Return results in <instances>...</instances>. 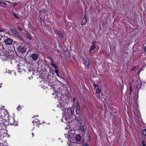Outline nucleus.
<instances>
[{
	"label": "nucleus",
	"instance_id": "obj_1",
	"mask_svg": "<svg viewBox=\"0 0 146 146\" xmlns=\"http://www.w3.org/2000/svg\"><path fill=\"white\" fill-rule=\"evenodd\" d=\"M65 111L67 115L68 116H70L72 117L74 114V110L72 107L69 108H65Z\"/></svg>",
	"mask_w": 146,
	"mask_h": 146
},
{
	"label": "nucleus",
	"instance_id": "obj_2",
	"mask_svg": "<svg viewBox=\"0 0 146 146\" xmlns=\"http://www.w3.org/2000/svg\"><path fill=\"white\" fill-rule=\"evenodd\" d=\"M75 133V131L74 130H72L69 131L68 133V134H67L66 135H67V137L66 136V137H67V138L71 139H72V138L74 137V134ZM65 135H66L65 134Z\"/></svg>",
	"mask_w": 146,
	"mask_h": 146
},
{
	"label": "nucleus",
	"instance_id": "obj_3",
	"mask_svg": "<svg viewBox=\"0 0 146 146\" xmlns=\"http://www.w3.org/2000/svg\"><path fill=\"white\" fill-rule=\"evenodd\" d=\"M13 40L12 39L8 38L5 40L4 42L6 45H10L12 44Z\"/></svg>",
	"mask_w": 146,
	"mask_h": 146
},
{
	"label": "nucleus",
	"instance_id": "obj_4",
	"mask_svg": "<svg viewBox=\"0 0 146 146\" xmlns=\"http://www.w3.org/2000/svg\"><path fill=\"white\" fill-rule=\"evenodd\" d=\"M27 49V48L26 46L23 45H21L19 46L18 48L19 50L21 52H25L26 50Z\"/></svg>",
	"mask_w": 146,
	"mask_h": 146
},
{
	"label": "nucleus",
	"instance_id": "obj_5",
	"mask_svg": "<svg viewBox=\"0 0 146 146\" xmlns=\"http://www.w3.org/2000/svg\"><path fill=\"white\" fill-rule=\"evenodd\" d=\"M80 130L83 132H85L87 129V125L86 124H84L81 125L80 127Z\"/></svg>",
	"mask_w": 146,
	"mask_h": 146
},
{
	"label": "nucleus",
	"instance_id": "obj_6",
	"mask_svg": "<svg viewBox=\"0 0 146 146\" xmlns=\"http://www.w3.org/2000/svg\"><path fill=\"white\" fill-rule=\"evenodd\" d=\"M38 56V54L37 53H33L31 55V57L32 59L35 60H36L37 59Z\"/></svg>",
	"mask_w": 146,
	"mask_h": 146
},
{
	"label": "nucleus",
	"instance_id": "obj_7",
	"mask_svg": "<svg viewBox=\"0 0 146 146\" xmlns=\"http://www.w3.org/2000/svg\"><path fill=\"white\" fill-rule=\"evenodd\" d=\"M87 18L86 17V15H85L84 16V18L83 19L82 21L81 25H85L87 23Z\"/></svg>",
	"mask_w": 146,
	"mask_h": 146
},
{
	"label": "nucleus",
	"instance_id": "obj_8",
	"mask_svg": "<svg viewBox=\"0 0 146 146\" xmlns=\"http://www.w3.org/2000/svg\"><path fill=\"white\" fill-rule=\"evenodd\" d=\"M84 64L86 68L88 69L90 67V62L88 61L83 60Z\"/></svg>",
	"mask_w": 146,
	"mask_h": 146
},
{
	"label": "nucleus",
	"instance_id": "obj_9",
	"mask_svg": "<svg viewBox=\"0 0 146 146\" xmlns=\"http://www.w3.org/2000/svg\"><path fill=\"white\" fill-rule=\"evenodd\" d=\"M22 66L19 65H17V68L18 70V72L19 73L24 71V70L22 68Z\"/></svg>",
	"mask_w": 146,
	"mask_h": 146
},
{
	"label": "nucleus",
	"instance_id": "obj_10",
	"mask_svg": "<svg viewBox=\"0 0 146 146\" xmlns=\"http://www.w3.org/2000/svg\"><path fill=\"white\" fill-rule=\"evenodd\" d=\"M136 88L139 90V89L141 87V81H137L136 82Z\"/></svg>",
	"mask_w": 146,
	"mask_h": 146
},
{
	"label": "nucleus",
	"instance_id": "obj_11",
	"mask_svg": "<svg viewBox=\"0 0 146 146\" xmlns=\"http://www.w3.org/2000/svg\"><path fill=\"white\" fill-rule=\"evenodd\" d=\"M139 90L138 89H137V90L135 92V96H134V99L135 100H137L138 98V94L139 92Z\"/></svg>",
	"mask_w": 146,
	"mask_h": 146
},
{
	"label": "nucleus",
	"instance_id": "obj_12",
	"mask_svg": "<svg viewBox=\"0 0 146 146\" xmlns=\"http://www.w3.org/2000/svg\"><path fill=\"white\" fill-rule=\"evenodd\" d=\"M81 136L79 134H78L75 137V140L77 142H79L81 141Z\"/></svg>",
	"mask_w": 146,
	"mask_h": 146
},
{
	"label": "nucleus",
	"instance_id": "obj_13",
	"mask_svg": "<svg viewBox=\"0 0 146 146\" xmlns=\"http://www.w3.org/2000/svg\"><path fill=\"white\" fill-rule=\"evenodd\" d=\"M75 106L76 109V110L79 111L80 110V106L79 105L78 102H77L75 104Z\"/></svg>",
	"mask_w": 146,
	"mask_h": 146
},
{
	"label": "nucleus",
	"instance_id": "obj_14",
	"mask_svg": "<svg viewBox=\"0 0 146 146\" xmlns=\"http://www.w3.org/2000/svg\"><path fill=\"white\" fill-rule=\"evenodd\" d=\"M26 38L28 39L29 40H31L32 38V37L31 35L28 33H27Z\"/></svg>",
	"mask_w": 146,
	"mask_h": 146
},
{
	"label": "nucleus",
	"instance_id": "obj_15",
	"mask_svg": "<svg viewBox=\"0 0 146 146\" xmlns=\"http://www.w3.org/2000/svg\"><path fill=\"white\" fill-rule=\"evenodd\" d=\"M15 121V120L12 118V119H10L9 120V122H10V123L11 124H13V125L16 126V125H18V124H17L16 122L15 123L14 121Z\"/></svg>",
	"mask_w": 146,
	"mask_h": 146
},
{
	"label": "nucleus",
	"instance_id": "obj_16",
	"mask_svg": "<svg viewBox=\"0 0 146 146\" xmlns=\"http://www.w3.org/2000/svg\"><path fill=\"white\" fill-rule=\"evenodd\" d=\"M13 16H14V17L15 19H19V17L17 15L16 13H15L13 12Z\"/></svg>",
	"mask_w": 146,
	"mask_h": 146
},
{
	"label": "nucleus",
	"instance_id": "obj_17",
	"mask_svg": "<svg viewBox=\"0 0 146 146\" xmlns=\"http://www.w3.org/2000/svg\"><path fill=\"white\" fill-rule=\"evenodd\" d=\"M96 48V47L94 45H93L91 46L90 49V52H91L92 50H94Z\"/></svg>",
	"mask_w": 146,
	"mask_h": 146
},
{
	"label": "nucleus",
	"instance_id": "obj_18",
	"mask_svg": "<svg viewBox=\"0 0 146 146\" xmlns=\"http://www.w3.org/2000/svg\"><path fill=\"white\" fill-rule=\"evenodd\" d=\"M52 94L53 95L55 94V95L56 96H55V98H56L58 100H61L60 98L57 95H58V94H56V93L55 92L54 93V94L52 93Z\"/></svg>",
	"mask_w": 146,
	"mask_h": 146
},
{
	"label": "nucleus",
	"instance_id": "obj_19",
	"mask_svg": "<svg viewBox=\"0 0 146 146\" xmlns=\"http://www.w3.org/2000/svg\"><path fill=\"white\" fill-rule=\"evenodd\" d=\"M13 4V7H15L19 5V2H15Z\"/></svg>",
	"mask_w": 146,
	"mask_h": 146
},
{
	"label": "nucleus",
	"instance_id": "obj_20",
	"mask_svg": "<svg viewBox=\"0 0 146 146\" xmlns=\"http://www.w3.org/2000/svg\"><path fill=\"white\" fill-rule=\"evenodd\" d=\"M7 6V4L6 3L4 2H3L2 1L1 2V7H6Z\"/></svg>",
	"mask_w": 146,
	"mask_h": 146
},
{
	"label": "nucleus",
	"instance_id": "obj_21",
	"mask_svg": "<svg viewBox=\"0 0 146 146\" xmlns=\"http://www.w3.org/2000/svg\"><path fill=\"white\" fill-rule=\"evenodd\" d=\"M48 58L50 59V60L51 61V65H53L54 64H55V63L54 62L52 57H49Z\"/></svg>",
	"mask_w": 146,
	"mask_h": 146
},
{
	"label": "nucleus",
	"instance_id": "obj_22",
	"mask_svg": "<svg viewBox=\"0 0 146 146\" xmlns=\"http://www.w3.org/2000/svg\"><path fill=\"white\" fill-rule=\"evenodd\" d=\"M17 29L20 31H22L23 30V29L19 26H17Z\"/></svg>",
	"mask_w": 146,
	"mask_h": 146
},
{
	"label": "nucleus",
	"instance_id": "obj_23",
	"mask_svg": "<svg viewBox=\"0 0 146 146\" xmlns=\"http://www.w3.org/2000/svg\"><path fill=\"white\" fill-rule=\"evenodd\" d=\"M143 134L144 136H146V129H145L142 131Z\"/></svg>",
	"mask_w": 146,
	"mask_h": 146
},
{
	"label": "nucleus",
	"instance_id": "obj_24",
	"mask_svg": "<svg viewBox=\"0 0 146 146\" xmlns=\"http://www.w3.org/2000/svg\"><path fill=\"white\" fill-rule=\"evenodd\" d=\"M57 33L60 37H62L63 36V34L60 31H58Z\"/></svg>",
	"mask_w": 146,
	"mask_h": 146
},
{
	"label": "nucleus",
	"instance_id": "obj_25",
	"mask_svg": "<svg viewBox=\"0 0 146 146\" xmlns=\"http://www.w3.org/2000/svg\"><path fill=\"white\" fill-rule=\"evenodd\" d=\"M96 93L98 94H99L101 92V91L100 89L98 88L96 90Z\"/></svg>",
	"mask_w": 146,
	"mask_h": 146
},
{
	"label": "nucleus",
	"instance_id": "obj_26",
	"mask_svg": "<svg viewBox=\"0 0 146 146\" xmlns=\"http://www.w3.org/2000/svg\"><path fill=\"white\" fill-rule=\"evenodd\" d=\"M18 38L19 39H20L22 41H24V39L20 35L18 37Z\"/></svg>",
	"mask_w": 146,
	"mask_h": 146
},
{
	"label": "nucleus",
	"instance_id": "obj_27",
	"mask_svg": "<svg viewBox=\"0 0 146 146\" xmlns=\"http://www.w3.org/2000/svg\"><path fill=\"white\" fill-rule=\"evenodd\" d=\"M53 67L54 68L56 69H57L58 68V67L56 65V64L55 63L53 65H52Z\"/></svg>",
	"mask_w": 146,
	"mask_h": 146
},
{
	"label": "nucleus",
	"instance_id": "obj_28",
	"mask_svg": "<svg viewBox=\"0 0 146 146\" xmlns=\"http://www.w3.org/2000/svg\"><path fill=\"white\" fill-rule=\"evenodd\" d=\"M15 29L14 28H11L10 29V31L12 32V33H13L15 31Z\"/></svg>",
	"mask_w": 146,
	"mask_h": 146
},
{
	"label": "nucleus",
	"instance_id": "obj_29",
	"mask_svg": "<svg viewBox=\"0 0 146 146\" xmlns=\"http://www.w3.org/2000/svg\"><path fill=\"white\" fill-rule=\"evenodd\" d=\"M15 35L16 37L18 38L20 35L19 33L18 32H17V33Z\"/></svg>",
	"mask_w": 146,
	"mask_h": 146
},
{
	"label": "nucleus",
	"instance_id": "obj_30",
	"mask_svg": "<svg viewBox=\"0 0 146 146\" xmlns=\"http://www.w3.org/2000/svg\"><path fill=\"white\" fill-rule=\"evenodd\" d=\"M54 72L56 73V75L58 76H59V74H58V70H55L54 71Z\"/></svg>",
	"mask_w": 146,
	"mask_h": 146
},
{
	"label": "nucleus",
	"instance_id": "obj_31",
	"mask_svg": "<svg viewBox=\"0 0 146 146\" xmlns=\"http://www.w3.org/2000/svg\"><path fill=\"white\" fill-rule=\"evenodd\" d=\"M64 119L66 120L67 121H68L67 119H66V117L65 116H63L62 118V119L61 120V121H62V122H63L64 121H63V119Z\"/></svg>",
	"mask_w": 146,
	"mask_h": 146
},
{
	"label": "nucleus",
	"instance_id": "obj_32",
	"mask_svg": "<svg viewBox=\"0 0 146 146\" xmlns=\"http://www.w3.org/2000/svg\"><path fill=\"white\" fill-rule=\"evenodd\" d=\"M83 146H88V144L86 143H84L83 144Z\"/></svg>",
	"mask_w": 146,
	"mask_h": 146
},
{
	"label": "nucleus",
	"instance_id": "obj_33",
	"mask_svg": "<svg viewBox=\"0 0 146 146\" xmlns=\"http://www.w3.org/2000/svg\"><path fill=\"white\" fill-rule=\"evenodd\" d=\"M142 145L143 146H146V144L145 143V142L144 141H143L142 142Z\"/></svg>",
	"mask_w": 146,
	"mask_h": 146
},
{
	"label": "nucleus",
	"instance_id": "obj_34",
	"mask_svg": "<svg viewBox=\"0 0 146 146\" xmlns=\"http://www.w3.org/2000/svg\"><path fill=\"white\" fill-rule=\"evenodd\" d=\"M77 121L78 122H80V118L79 117L78 118H77Z\"/></svg>",
	"mask_w": 146,
	"mask_h": 146
},
{
	"label": "nucleus",
	"instance_id": "obj_35",
	"mask_svg": "<svg viewBox=\"0 0 146 146\" xmlns=\"http://www.w3.org/2000/svg\"><path fill=\"white\" fill-rule=\"evenodd\" d=\"M20 106H18V107L17 108V111H19L20 110Z\"/></svg>",
	"mask_w": 146,
	"mask_h": 146
},
{
	"label": "nucleus",
	"instance_id": "obj_36",
	"mask_svg": "<svg viewBox=\"0 0 146 146\" xmlns=\"http://www.w3.org/2000/svg\"><path fill=\"white\" fill-rule=\"evenodd\" d=\"M75 100H76L75 98H73V102L74 103L75 102Z\"/></svg>",
	"mask_w": 146,
	"mask_h": 146
},
{
	"label": "nucleus",
	"instance_id": "obj_37",
	"mask_svg": "<svg viewBox=\"0 0 146 146\" xmlns=\"http://www.w3.org/2000/svg\"><path fill=\"white\" fill-rule=\"evenodd\" d=\"M17 33V31L15 30V31L14 32V33H13V34H14L15 35V34H16Z\"/></svg>",
	"mask_w": 146,
	"mask_h": 146
},
{
	"label": "nucleus",
	"instance_id": "obj_38",
	"mask_svg": "<svg viewBox=\"0 0 146 146\" xmlns=\"http://www.w3.org/2000/svg\"><path fill=\"white\" fill-rule=\"evenodd\" d=\"M5 31L3 29H0V32H4Z\"/></svg>",
	"mask_w": 146,
	"mask_h": 146
},
{
	"label": "nucleus",
	"instance_id": "obj_39",
	"mask_svg": "<svg viewBox=\"0 0 146 146\" xmlns=\"http://www.w3.org/2000/svg\"><path fill=\"white\" fill-rule=\"evenodd\" d=\"M94 86L95 88H96L97 87V85L95 84H94Z\"/></svg>",
	"mask_w": 146,
	"mask_h": 146
},
{
	"label": "nucleus",
	"instance_id": "obj_40",
	"mask_svg": "<svg viewBox=\"0 0 146 146\" xmlns=\"http://www.w3.org/2000/svg\"><path fill=\"white\" fill-rule=\"evenodd\" d=\"M95 43V42H94L93 41V42H92V44H93V45H94V44Z\"/></svg>",
	"mask_w": 146,
	"mask_h": 146
},
{
	"label": "nucleus",
	"instance_id": "obj_41",
	"mask_svg": "<svg viewBox=\"0 0 146 146\" xmlns=\"http://www.w3.org/2000/svg\"><path fill=\"white\" fill-rule=\"evenodd\" d=\"M144 50H145V51L146 52V46L144 48Z\"/></svg>",
	"mask_w": 146,
	"mask_h": 146
},
{
	"label": "nucleus",
	"instance_id": "obj_42",
	"mask_svg": "<svg viewBox=\"0 0 146 146\" xmlns=\"http://www.w3.org/2000/svg\"><path fill=\"white\" fill-rule=\"evenodd\" d=\"M32 135L33 137H34V133H32Z\"/></svg>",
	"mask_w": 146,
	"mask_h": 146
},
{
	"label": "nucleus",
	"instance_id": "obj_43",
	"mask_svg": "<svg viewBox=\"0 0 146 146\" xmlns=\"http://www.w3.org/2000/svg\"><path fill=\"white\" fill-rule=\"evenodd\" d=\"M36 122L35 121H33L32 122L33 123H35Z\"/></svg>",
	"mask_w": 146,
	"mask_h": 146
},
{
	"label": "nucleus",
	"instance_id": "obj_44",
	"mask_svg": "<svg viewBox=\"0 0 146 146\" xmlns=\"http://www.w3.org/2000/svg\"><path fill=\"white\" fill-rule=\"evenodd\" d=\"M5 2H8V3H10V2L9 1H6Z\"/></svg>",
	"mask_w": 146,
	"mask_h": 146
},
{
	"label": "nucleus",
	"instance_id": "obj_45",
	"mask_svg": "<svg viewBox=\"0 0 146 146\" xmlns=\"http://www.w3.org/2000/svg\"><path fill=\"white\" fill-rule=\"evenodd\" d=\"M1 5V2H0V5Z\"/></svg>",
	"mask_w": 146,
	"mask_h": 146
},
{
	"label": "nucleus",
	"instance_id": "obj_46",
	"mask_svg": "<svg viewBox=\"0 0 146 146\" xmlns=\"http://www.w3.org/2000/svg\"><path fill=\"white\" fill-rule=\"evenodd\" d=\"M1 84H0V87H1L2 86H1Z\"/></svg>",
	"mask_w": 146,
	"mask_h": 146
},
{
	"label": "nucleus",
	"instance_id": "obj_47",
	"mask_svg": "<svg viewBox=\"0 0 146 146\" xmlns=\"http://www.w3.org/2000/svg\"><path fill=\"white\" fill-rule=\"evenodd\" d=\"M78 146L77 145H74V146Z\"/></svg>",
	"mask_w": 146,
	"mask_h": 146
},
{
	"label": "nucleus",
	"instance_id": "obj_48",
	"mask_svg": "<svg viewBox=\"0 0 146 146\" xmlns=\"http://www.w3.org/2000/svg\"><path fill=\"white\" fill-rule=\"evenodd\" d=\"M38 0H37V1H38Z\"/></svg>",
	"mask_w": 146,
	"mask_h": 146
}]
</instances>
